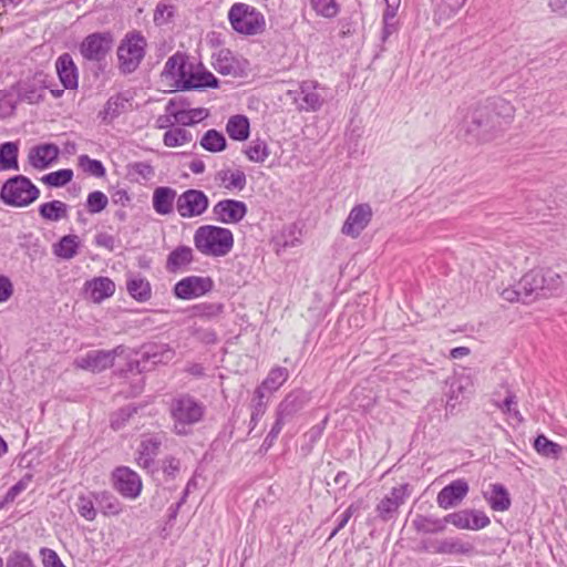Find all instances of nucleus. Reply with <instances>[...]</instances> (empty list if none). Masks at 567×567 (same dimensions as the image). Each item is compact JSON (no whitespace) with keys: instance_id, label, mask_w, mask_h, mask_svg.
I'll use <instances>...</instances> for the list:
<instances>
[{"instance_id":"30","label":"nucleus","mask_w":567,"mask_h":567,"mask_svg":"<svg viewBox=\"0 0 567 567\" xmlns=\"http://www.w3.org/2000/svg\"><path fill=\"white\" fill-rule=\"evenodd\" d=\"M317 84L313 82H303L300 85L302 103L297 106L299 111L315 112L323 104V97L316 91Z\"/></svg>"},{"instance_id":"26","label":"nucleus","mask_w":567,"mask_h":567,"mask_svg":"<svg viewBox=\"0 0 567 567\" xmlns=\"http://www.w3.org/2000/svg\"><path fill=\"white\" fill-rule=\"evenodd\" d=\"M307 402V395L301 391L289 393L277 408V417L287 421L295 413L300 411Z\"/></svg>"},{"instance_id":"14","label":"nucleus","mask_w":567,"mask_h":567,"mask_svg":"<svg viewBox=\"0 0 567 567\" xmlns=\"http://www.w3.org/2000/svg\"><path fill=\"white\" fill-rule=\"evenodd\" d=\"M112 43L110 33H92L82 41L80 52L86 60L100 61L110 52Z\"/></svg>"},{"instance_id":"57","label":"nucleus","mask_w":567,"mask_h":567,"mask_svg":"<svg viewBox=\"0 0 567 567\" xmlns=\"http://www.w3.org/2000/svg\"><path fill=\"white\" fill-rule=\"evenodd\" d=\"M468 514L471 530L483 529L491 523L488 516L482 511L468 509Z\"/></svg>"},{"instance_id":"8","label":"nucleus","mask_w":567,"mask_h":567,"mask_svg":"<svg viewBox=\"0 0 567 567\" xmlns=\"http://www.w3.org/2000/svg\"><path fill=\"white\" fill-rule=\"evenodd\" d=\"M192 66L193 61H189L187 55L177 52L166 61L161 73L162 81L171 87L182 90V82H185Z\"/></svg>"},{"instance_id":"15","label":"nucleus","mask_w":567,"mask_h":567,"mask_svg":"<svg viewBox=\"0 0 567 567\" xmlns=\"http://www.w3.org/2000/svg\"><path fill=\"white\" fill-rule=\"evenodd\" d=\"M166 112H171L174 121L184 126H190L205 120L209 112L204 107L188 109L182 100L172 99L165 106Z\"/></svg>"},{"instance_id":"60","label":"nucleus","mask_w":567,"mask_h":567,"mask_svg":"<svg viewBox=\"0 0 567 567\" xmlns=\"http://www.w3.org/2000/svg\"><path fill=\"white\" fill-rule=\"evenodd\" d=\"M162 470L166 476L175 478L176 475L179 473L181 462L178 458L174 456H166L162 461Z\"/></svg>"},{"instance_id":"54","label":"nucleus","mask_w":567,"mask_h":567,"mask_svg":"<svg viewBox=\"0 0 567 567\" xmlns=\"http://www.w3.org/2000/svg\"><path fill=\"white\" fill-rule=\"evenodd\" d=\"M18 100L6 90L0 91V116L8 117L13 114Z\"/></svg>"},{"instance_id":"11","label":"nucleus","mask_w":567,"mask_h":567,"mask_svg":"<svg viewBox=\"0 0 567 567\" xmlns=\"http://www.w3.org/2000/svg\"><path fill=\"white\" fill-rule=\"evenodd\" d=\"M116 355L117 349L91 350L84 355L78 357L74 360V365L81 370L100 373L114 364Z\"/></svg>"},{"instance_id":"13","label":"nucleus","mask_w":567,"mask_h":567,"mask_svg":"<svg viewBox=\"0 0 567 567\" xmlns=\"http://www.w3.org/2000/svg\"><path fill=\"white\" fill-rule=\"evenodd\" d=\"M372 215V208L369 204L355 205L343 223L341 233L351 238H358L371 221Z\"/></svg>"},{"instance_id":"38","label":"nucleus","mask_w":567,"mask_h":567,"mask_svg":"<svg viewBox=\"0 0 567 567\" xmlns=\"http://www.w3.org/2000/svg\"><path fill=\"white\" fill-rule=\"evenodd\" d=\"M68 210V205L61 200H52L39 206L40 216L49 221H59L66 218Z\"/></svg>"},{"instance_id":"62","label":"nucleus","mask_w":567,"mask_h":567,"mask_svg":"<svg viewBox=\"0 0 567 567\" xmlns=\"http://www.w3.org/2000/svg\"><path fill=\"white\" fill-rule=\"evenodd\" d=\"M516 404H517L516 396L513 393H508L507 396L505 398L504 402L502 404H497V406L504 413L511 414L514 417H516L517 420L522 421V415H520L519 411L517 409L513 408V405H516Z\"/></svg>"},{"instance_id":"23","label":"nucleus","mask_w":567,"mask_h":567,"mask_svg":"<svg viewBox=\"0 0 567 567\" xmlns=\"http://www.w3.org/2000/svg\"><path fill=\"white\" fill-rule=\"evenodd\" d=\"M85 291L93 302L100 303L114 295L115 284L107 277H96L86 281Z\"/></svg>"},{"instance_id":"33","label":"nucleus","mask_w":567,"mask_h":567,"mask_svg":"<svg viewBox=\"0 0 567 567\" xmlns=\"http://www.w3.org/2000/svg\"><path fill=\"white\" fill-rule=\"evenodd\" d=\"M96 505L104 516H117L123 511V505L111 492H95Z\"/></svg>"},{"instance_id":"42","label":"nucleus","mask_w":567,"mask_h":567,"mask_svg":"<svg viewBox=\"0 0 567 567\" xmlns=\"http://www.w3.org/2000/svg\"><path fill=\"white\" fill-rule=\"evenodd\" d=\"M200 145L208 152L218 153L226 148L227 142L223 133L212 128L203 135Z\"/></svg>"},{"instance_id":"22","label":"nucleus","mask_w":567,"mask_h":567,"mask_svg":"<svg viewBox=\"0 0 567 567\" xmlns=\"http://www.w3.org/2000/svg\"><path fill=\"white\" fill-rule=\"evenodd\" d=\"M177 197V192L172 187L159 186L155 188L152 197L154 210L162 216L172 214Z\"/></svg>"},{"instance_id":"21","label":"nucleus","mask_w":567,"mask_h":567,"mask_svg":"<svg viewBox=\"0 0 567 567\" xmlns=\"http://www.w3.org/2000/svg\"><path fill=\"white\" fill-rule=\"evenodd\" d=\"M59 153L60 150L55 144H41L30 150L28 161L32 167L45 169L58 159Z\"/></svg>"},{"instance_id":"43","label":"nucleus","mask_w":567,"mask_h":567,"mask_svg":"<svg viewBox=\"0 0 567 567\" xmlns=\"http://www.w3.org/2000/svg\"><path fill=\"white\" fill-rule=\"evenodd\" d=\"M534 447L538 454L545 457L557 460L560 457L563 447L540 434L535 439Z\"/></svg>"},{"instance_id":"5","label":"nucleus","mask_w":567,"mask_h":567,"mask_svg":"<svg viewBox=\"0 0 567 567\" xmlns=\"http://www.w3.org/2000/svg\"><path fill=\"white\" fill-rule=\"evenodd\" d=\"M233 29L241 34L255 35L261 33L266 22L262 13L246 3H235L228 11Z\"/></svg>"},{"instance_id":"27","label":"nucleus","mask_w":567,"mask_h":567,"mask_svg":"<svg viewBox=\"0 0 567 567\" xmlns=\"http://www.w3.org/2000/svg\"><path fill=\"white\" fill-rule=\"evenodd\" d=\"M484 498L495 512H505L512 504L508 491L504 485L498 483L489 486V491L484 493Z\"/></svg>"},{"instance_id":"18","label":"nucleus","mask_w":567,"mask_h":567,"mask_svg":"<svg viewBox=\"0 0 567 567\" xmlns=\"http://www.w3.org/2000/svg\"><path fill=\"white\" fill-rule=\"evenodd\" d=\"M213 214L223 224H237L246 216L247 206L240 200L223 199L214 206Z\"/></svg>"},{"instance_id":"51","label":"nucleus","mask_w":567,"mask_h":567,"mask_svg":"<svg viewBox=\"0 0 567 567\" xmlns=\"http://www.w3.org/2000/svg\"><path fill=\"white\" fill-rule=\"evenodd\" d=\"M266 395L261 391H256L252 398L250 425L255 427L259 420L262 417L267 410V403L265 401Z\"/></svg>"},{"instance_id":"46","label":"nucleus","mask_w":567,"mask_h":567,"mask_svg":"<svg viewBox=\"0 0 567 567\" xmlns=\"http://www.w3.org/2000/svg\"><path fill=\"white\" fill-rule=\"evenodd\" d=\"M192 141V134L185 128L176 127L168 130L163 136V143L167 147H177L188 144Z\"/></svg>"},{"instance_id":"59","label":"nucleus","mask_w":567,"mask_h":567,"mask_svg":"<svg viewBox=\"0 0 567 567\" xmlns=\"http://www.w3.org/2000/svg\"><path fill=\"white\" fill-rule=\"evenodd\" d=\"M174 12L172 6L165 3H158L154 12V22L157 25H163L169 21Z\"/></svg>"},{"instance_id":"31","label":"nucleus","mask_w":567,"mask_h":567,"mask_svg":"<svg viewBox=\"0 0 567 567\" xmlns=\"http://www.w3.org/2000/svg\"><path fill=\"white\" fill-rule=\"evenodd\" d=\"M413 528L420 534H439L446 529L445 518L417 514L412 520Z\"/></svg>"},{"instance_id":"3","label":"nucleus","mask_w":567,"mask_h":567,"mask_svg":"<svg viewBox=\"0 0 567 567\" xmlns=\"http://www.w3.org/2000/svg\"><path fill=\"white\" fill-rule=\"evenodd\" d=\"M561 284L560 275L548 268L532 269L519 280V287L530 299L549 297L561 287Z\"/></svg>"},{"instance_id":"36","label":"nucleus","mask_w":567,"mask_h":567,"mask_svg":"<svg viewBox=\"0 0 567 567\" xmlns=\"http://www.w3.org/2000/svg\"><path fill=\"white\" fill-rule=\"evenodd\" d=\"M466 0H437L435 4L434 19L443 23L453 18L465 4Z\"/></svg>"},{"instance_id":"7","label":"nucleus","mask_w":567,"mask_h":567,"mask_svg":"<svg viewBox=\"0 0 567 567\" xmlns=\"http://www.w3.org/2000/svg\"><path fill=\"white\" fill-rule=\"evenodd\" d=\"M146 41L138 33L127 34L117 49L120 68L131 73L140 65L145 54Z\"/></svg>"},{"instance_id":"53","label":"nucleus","mask_w":567,"mask_h":567,"mask_svg":"<svg viewBox=\"0 0 567 567\" xmlns=\"http://www.w3.org/2000/svg\"><path fill=\"white\" fill-rule=\"evenodd\" d=\"M215 69L224 74V75H230L236 72V68L234 65V61L230 58V51H220L214 62Z\"/></svg>"},{"instance_id":"25","label":"nucleus","mask_w":567,"mask_h":567,"mask_svg":"<svg viewBox=\"0 0 567 567\" xmlns=\"http://www.w3.org/2000/svg\"><path fill=\"white\" fill-rule=\"evenodd\" d=\"M215 182L225 189L243 190L247 184V178L240 168H221L215 174Z\"/></svg>"},{"instance_id":"50","label":"nucleus","mask_w":567,"mask_h":567,"mask_svg":"<svg viewBox=\"0 0 567 567\" xmlns=\"http://www.w3.org/2000/svg\"><path fill=\"white\" fill-rule=\"evenodd\" d=\"M79 166L83 169V172L94 176V177H103L105 176V168L102 162L97 159H92L87 155H80L78 157Z\"/></svg>"},{"instance_id":"41","label":"nucleus","mask_w":567,"mask_h":567,"mask_svg":"<svg viewBox=\"0 0 567 567\" xmlns=\"http://www.w3.org/2000/svg\"><path fill=\"white\" fill-rule=\"evenodd\" d=\"M18 145L12 142H6L0 146V169H19L18 165Z\"/></svg>"},{"instance_id":"9","label":"nucleus","mask_w":567,"mask_h":567,"mask_svg":"<svg viewBox=\"0 0 567 567\" xmlns=\"http://www.w3.org/2000/svg\"><path fill=\"white\" fill-rule=\"evenodd\" d=\"M209 206L206 194L198 189H187L176 199V210L182 218L202 216Z\"/></svg>"},{"instance_id":"24","label":"nucleus","mask_w":567,"mask_h":567,"mask_svg":"<svg viewBox=\"0 0 567 567\" xmlns=\"http://www.w3.org/2000/svg\"><path fill=\"white\" fill-rule=\"evenodd\" d=\"M59 79L64 89H76L78 87V69L70 54L64 53L58 58L55 63Z\"/></svg>"},{"instance_id":"55","label":"nucleus","mask_w":567,"mask_h":567,"mask_svg":"<svg viewBox=\"0 0 567 567\" xmlns=\"http://www.w3.org/2000/svg\"><path fill=\"white\" fill-rule=\"evenodd\" d=\"M501 296L504 300L509 301V302H516V301L528 302L532 300L529 295H526L525 290L519 287V282L514 287H508V288L503 289V291L501 292Z\"/></svg>"},{"instance_id":"58","label":"nucleus","mask_w":567,"mask_h":567,"mask_svg":"<svg viewBox=\"0 0 567 567\" xmlns=\"http://www.w3.org/2000/svg\"><path fill=\"white\" fill-rule=\"evenodd\" d=\"M32 481V475H24L18 483H16L6 494L7 502H13L23 491L28 488Z\"/></svg>"},{"instance_id":"64","label":"nucleus","mask_w":567,"mask_h":567,"mask_svg":"<svg viewBox=\"0 0 567 567\" xmlns=\"http://www.w3.org/2000/svg\"><path fill=\"white\" fill-rule=\"evenodd\" d=\"M285 421H282L281 419L277 417L276 419V422L274 423L270 432L267 434L264 443H262V446L265 449H269L270 446H272V444L275 443V441L277 440L279 433L281 432L284 425H285Z\"/></svg>"},{"instance_id":"34","label":"nucleus","mask_w":567,"mask_h":567,"mask_svg":"<svg viewBox=\"0 0 567 567\" xmlns=\"http://www.w3.org/2000/svg\"><path fill=\"white\" fill-rule=\"evenodd\" d=\"M288 377L289 372L286 368L275 367L269 371L267 378L256 389V391H261V393L265 395L267 393H272L287 381Z\"/></svg>"},{"instance_id":"2","label":"nucleus","mask_w":567,"mask_h":567,"mask_svg":"<svg viewBox=\"0 0 567 567\" xmlns=\"http://www.w3.org/2000/svg\"><path fill=\"white\" fill-rule=\"evenodd\" d=\"M196 249L205 256L224 257L234 246V235L228 228L204 225L194 234Z\"/></svg>"},{"instance_id":"49","label":"nucleus","mask_w":567,"mask_h":567,"mask_svg":"<svg viewBox=\"0 0 567 567\" xmlns=\"http://www.w3.org/2000/svg\"><path fill=\"white\" fill-rule=\"evenodd\" d=\"M107 196L101 190L91 192L86 198V209L90 214H99L106 208Z\"/></svg>"},{"instance_id":"48","label":"nucleus","mask_w":567,"mask_h":567,"mask_svg":"<svg viewBox=\"0 0 567 567\" xmlns=\"http://www.w3.org/2000/svg\"><path fill=\"white\" fill-rule=\"evenodd\" d=\"M73 178V171L70 168H62L55 172H51L42 176L41 181L51 187H62L70 183Z\"/></svg>"},{"instance_id":"32","label":"nucleus","mask_w":567,"mask_h":567,"mask_svg":"<svg viewBox=\"0 0 567 567\" xmlns=\"http://www.w3.org/2000/svg\"><path fill=\"white\" fill-rule=\"evenodd\" d=\"M126 288L130 296L140 302L147 301L152 296L150 282L140 275L128 276Z\"/></svg>"},{"instance_id":"35","label":"nucleus","mask_w":567,"mask_h":567,"mask_svg":"<svg viewBox=\"0 0 567 567\" xmlns=\"http://www.w3.org/2000/svg\"><path fill=\"white\" fill-rule=\"evenodd\" d=\"M226 132L235 141H246L249 137L250 124L245 115H233L226 124Z\"/></svg>"},{"instance_id":"56","label":"nucleus","mask_w":567,"mask_h":567,"mask_svg":"<svg viewBox=\"0 0 567 567\" xmlns=\"http://www.w3.org/2000/svg\"><path fill=\"white\" fill-rule=\"evenodd\" d=\"M444 518L445 526L450 523L461 529H471L468 509L449 514Z\"/></svg>"},{"instance_id":"37","label":"nucleus","mask_w":567,"mask_h":567,"mask_svg":"<svg viewBox=\"0 0 567 567\" xmlns=\"http://www.w3.org/2000/svg\"><path fill=\"white\" fill-rule=\"evenodd\" d=\"M193 261V249L187 246H179L167 257L166 268L168 271H176L188 266Z\"/></svg>"},{"instance_id":"44","label":"nucleus","mask_w":567,"mask_h":567,"mask_svg":"<svg viewBox=\"0 0 567 567\" xmlns=\"http://www.w3.org/2000/svg\"><path fill=\"white\" fill-rule=\"evenodd\" d=\"M45 85L24 84L18 89V99L29 104H38L44 100Z\"/></svg>"},{"instance_id":"45","label":"nucleus","mask_w":567,"mask_h":567,"mask_svg":"<svg viewBox=\"0 0 567 567\" xmlns=\"http://www.w3.org/2000/svg\"><path fill=\"white\" fill-rule=\"evenodd\" d=\"M245 154L250 162L264 163L270 155V150L266 141L255 138L245 150Z\"/></svg>"},{"instance_id":"28","label":"nucleus","mask_w":567,"mask_h":567,"mask_svg":"<svg viewBox=\"0 0 567 567\" xmlns=\"http://www.w3.org/2000/svg\"><path fill=\"white\" fill-rule=\"evenodd\" d=\"M130 107V100L124 95L117 94L107 100L99 116L103 122L110 123L121 114L127 112Z\"/></svg>"},{"instance_id":"12","label":"nucleus","mask_w":567,"mask_h":567,"mask_svg":"<svg viewBox=\"0 0 567 567\" xmlns=\"http://www.w3.org/2000/svg\"><path fill=\"white\" fill-rule=\"evenodd\" d=\"M114 488L125 498L135 499L142 492L140 475L128 467H117L113 472Z\"/></svg>"},{"instance_id":"1","label":"nucleus","mask_w":567,"mask_h":567,"mask_svg":"<svg viewBox=\"0 0 567 567\" xmlns=\"http://www.w3.org/2000/svg\"><path fill=\"white\" fill-rule=\"evenodd\" d=\"M515 107L496 96L476 105L464 121L467 134L480 142H488L504 131L514 120Z\"/></svg>"},{"instance_id":"40","label":"nucleus","mask_w":567,"mask_h":567,"mask_svg":"<svg viewBox=\"0 0 567 567\" xmlns=\"http://www.w3.org/2000/svg\"><path fill=\"white\" fill-rule=\"evenodd\" d=\"M80 247V239L76 235L63 236L56 245H54V254L62 259H72Z\"/></svg>"},{"instance_id":"61","label":"nucleus","mask_w":567,"mask_h":567,"mask_svg":"<svg viewBox=\"0 0 567 567\" xmlns=\"http://www.w3.org/2000/svg\"><path fill=\"white\" fill-rule=\"evenodd\" d=\"M7 567H35L31 558L24 553H13L7 560Z\"/></svg>"},{"instance_id":"6","label":"nucleus","mask_w":567,"mask_h":567,"mask_svg":"<svg viewBox=\"0 0 567 567\" xmlns=\"http://www.w3.org/2000/svg\"><path fill=\"white\" fill-rule=\"evenodd\" d=\"M204 406L190 396L176 399L172 404L174 431L178 435L187 434V426L200 421Z\"/></svg>"},{"instance_id":"29","label":"nucleus","mask_w":567,"mask_h":567,"mask_svg":"<svg viewBox=\"0 0 567 567\" xmlns=\"http://www.w3.org/2000/svg\"><path fill=\"white\" fill-rule=\"evenodd\" d=\"M474 382L471 375L461 374L451 384L447 404L454 406L456 403L467 399L472 393Z\"/></svg>"},{"instance_id":"4","label":"nucleus","mask_w":567,"mask_h":567,"mask_svg":"<svg viewBox=\"0 0 567 567\" xmlns=\"http://www.w3.org/2000/svg\"><path fill=\"white\" fill-rule=\"evenodd\" d=\"M40 196L39 188L25 176L9 178L1 187V200L13 207H27Z\"/></svg>"},{"instance_id":"17","label":"nucleus","mask_w":567,"mask_h":567,"mask_svg":"<svg viewBox=\"0 0 567 567\" xmlns=\"http://www.w3.org/2000/svg\"><path fill=\"white\" fill-rule=\"evenodd\" d=\"M162 443L163 437L159 434L143 435L136 451V462L138 466L145 470H152Z\"/></svg>"},{"instance_id":"39","label":"nucleus","mask_w":567,"mask_h":567,"mask_svg":"<svg viewBox=\"0 0 567 567\" xmlns=\"http://www.w3.org/2000/svg\"><path fill=\"white\" fill-rule=\"evenodd\" d=\"M95 492H90L78 496L75 507L81 517L87 522H93L97 516V508L95 507Z\"/></svg>"},{"instance_id":"10","label":"nucleus","mask_w":567,"mask_h":567,"mask_svg":"<svg viewBox=\"0 0 567 567\" xmlns=\"http://www.w3.org/2000/svg\"><path fill=\"white\" fill-rule=\"evenodd\" d=\"M214 288V281L210 277L188 276L176 282L174 295L182 300L199 298Z\"/></svg>"},{"instance_id":"63","label":"nucleus","mask_w":567,"mask_h":567,"mask_svg":"<svg viewBox=\"0 0 567 567\" xmlns=\"http://www.w3.org/2000/svg\"><path fill=\"white\" fill-rule=\"evenodd\" d=\"M41 555L44 567H65L54 550L42 548Z\"/></svg>"},{"instance_id":"19","label":"nucleus","mask_w":567,"mask_h":567,"mask_svg":"<svg viewBox=\"0 0 567 567\" xmlns=\"http://www.w3.org/2000/svg\"><path fill=\"white\" fill-rule=\"evenodd\" d=\"M468 489L466 481L455 480L439 492L436 503L443 509L453 508L463 501Z\"/></svg>"},{"instance_id":"16","label":"nucleus","mask_w":567,"mask_h":567,"mask_svg":"<svg viewBox=\"0 0 567 567\" xmlns=\"http://www.w3.org/2000/svg\"><path fill=\"white\" fill-rule=\"evenodd\" d=\"M410 496L408 484H401L392 487L391 492L385 495L377 505V512L381 519L390 520L398 512L399 507L405 503Z\"/></svg>"},{"instance_id":"20","label":"nucleus","mask_w":567,"mask_h":567,"mask_svg":"<svg viewBox=\"0 0 567 567\" xmlns=\"http://www.w3.org/2000/svg\"><path fill=\"white\" fill-rule=\"evenodd\" d=\"M218 80L209 71H207L200 63L193 62L190 72L187 73L185 82H182V90L217 87Z\"/></svg>"},{"instance_id":"52","label":"nucleus","mask_w":567,"mask_h":567,"mask_svg":"<svg viewBox=\"0 0 567 567\" xmlns=\"http://www.w3.org/2000/svg\"><path fill=\"white\" fill-rule=\"evenodd\" d=\"M310 6L317 14L324 18H333L339 12L336 0H310Z\"/></svg>"},{"instance_id":"47","label":"nucleus","mask_w":567,"mask_h":567,"mask_svg":"<svg viewBox=\"0 0 567 567\" xmlns=\"http://www.w3.org/2000/svg\"><path fill=\"white\" fill-rule=\"evenodd\" d=\"M224 311V305L218 302H204L193 308L195 317L205 320H213L219 317Z\"/></svg>"}]
</instances>
